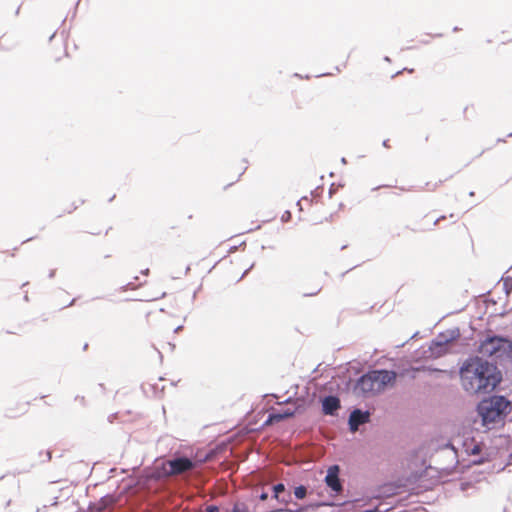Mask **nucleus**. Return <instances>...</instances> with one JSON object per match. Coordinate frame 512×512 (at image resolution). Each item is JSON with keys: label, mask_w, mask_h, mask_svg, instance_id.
Segmentation results:
<instances>
[{"label": "nucleus", "mask_w": 512, "mask_h": 512, "mask_svg": "<svg viewBox=\"0 0 512 512\" xmlns=\"http://www.w3.org/2000/svg\"><path fill=\"white\" fill-rule=\"evenodd\" d=\"M76 399H79V401L84 402V397L79 398V396H76Z\"/></svg>", "instance_id": "nucleus-43"}, {"label": "nucleus", "mask_w": 512, "mask_h": 512, "mask_svg": "<svg viewBox=\"0 0 512 512\" xmlns=\"http://www.w3.org/2000/svg\"><path fill=\"white\" fill-rule=\"evenodd\" d=\"M373 373L377 378V390L380 393L384 391L387 386L394 385L397 378V373L393 370L373 369Z\"/></svg>", "instance_id": "nucleus-5"}, {"label": "nucleus", "mask_w": 512, "mask_h": 512, "mask_svg": "<svg viewBox=\"0 0 512 512\" xmlns=\"http://www.w3.org/2000/svg\"><path fill=\"white\" fill-rule=\"evenodd\" d=\"M440 340V335H437V337L431 341V344L429 346L431 356L436 358L445 355L449 351V344L439 343Z\"/></svg>", "instance_id": "nucleus-11"}, {"label": "nucleus", "mask_w": 512, "mask_h": 512, "mask_svg": "<svg viewBox=\"0 0 512 512\" xmlns=\"http://www.w3.org/2000/svg\"><path fill=\"white\" fill-rule=\"evenodd\" d=\"M307 488L304 485H299L294 488V496L297 499H303L306 497Z\"/></svg>", "instance_id": "nucleus-18"}, {"label": "nucleus", "mask_w": 512, "mask_h": 512, "mask_svg": "<svg viewBox=\"0 0 512 512\" xmlns=\"http://www.w3.org/2000/svg\"><path fill=\"white\" fill-rule=\"evenodd\" d=\"M76 399H79V401L84 402V397L79 398V396H76Z\"/></svg>", "instance_id": "nucleus-41"}, {"label": "nucleus", "mask_w": 512, "mask_h": 512, "mask_svg": "<svg viewBox=\"0 0 512 512\" xmlns=\"http://www.w3.org/2000/svg\"><path fill=\"white\" fill-rule=\"evenodd\" d=\"M290 219H291V212H290V211H288V210H286V211L283 213V215H282V217H281V220H282L283 222H288Z\"/></svg>", "instance_id": "nucleus-21"}, {"label": "nucleus", "mask_w": 512, "mask_h": 512, "mask_svg": "<svg viewBox=\"0 0 512 512\" xmlns=\"http://www.w3.org/2000/svg\"><path fill=\"white\" fill-rule=\"evenodd\" d=\"M388 142H389V140H388V139H387V140H384V141H383V143H382V145H383L384 147L388 148V147H389Z\"/></svg>", "instance_id": "nucleus-33"}, {"label": "nucleus", "mask_w": 512, "mask_h": 512, "mask_svg": "<svg viewBox=\"0 0 512 512\" xmlns=\"http://www.w3.org/2000/svg\"><path fill=\"white\" fill-rule=\"evenodd\" d=\"M497 142H505V139L499 138V139H497Z\"/></svg>", "instance_id": "nucleus-44"}, {"label": "nucleus", "mask_w": 512, "mask_h": 512, "mask_svg": "<svg viewBox=\"0 0 512 512\" xmlns=\"http://www.w3.org/2000/svg\"><path fill=\"white\" fill-rule=\"evenodd\" d=\"M206 512H220V509L216 505H209L206 508Z\"/></svg>", "instance_id": "nucleus-23"}, {"label": "nucleus", "mask_w": 512, "mask_h": 512, "mask_svg": "<svg viewBox=\"0 0 512 512\" xmlns=\"http://www.w3.org/2000/svg\"><path fill=\"white\" fill-rule=\"evenodd\" d=\"M511 411V401L506 396L498 394L483 398L476 406L482 426L488 429L503 423Z\"/></svg>", "instance_id": "nucleus-2"}, {"label": "nucleus", "mask_w": 512, "mask_h": 512, "mask_svg": "<svg viewBox=\"0 0 512 512\" xmlns=\"http://www.w3.org/2000/svg\"><path fill=\"white\" fill-rule=\"evenodd\" d=\"M169 473L180 474L194 467V461L187 456H180L168 461Z\"/></svg>", "instance_id": "nucleus-7"}, {"label": "nucleus", "mask_w": 512, "mask_h": 512, "mask_svg": "<svg viewBox=\"0 0 512 512\" xmlns=\"http://www.w3.org/2000/svg\"><path fill=\"white\" fill-rule=\"evenodd\" d=\"M273 498H275L278 502L284 503L287 505L291 502L292 497L290 492L286 493V488L283 483H277L272 487Z\"/></svg>", "instance_id": "nucleus-10"}, {"label": "nucleus", "mask_w": 512, "mask_h": 512, "mask_svg": "<svg viewBox=\"0 0 512 512\" xmlns=\"http://www.w3.org/2000/svg\"><path fill=\"white\" fill-rule=\"evenodd\" d=\"M440 339L443 338V340H440L439 343H452L453 341L457 340L460 337V329L458 327L448 329L444 332L439 333Z\"/></svg>", "instance_id": "nucleus-14"}, {"label": "nucleus", "mask_w": 512, "mask_h": 512, "mask_svg": "<svg viewBox=\"0 0 512 512\" xmlns=\"http://www.w3.org/2000/svg\"><path fill=\"white\" fill-rule=\"evenodd\" d=\"M442 182H443L442 180H439V182H438V183H435V184L433 185V189L437 188V187H438V185H440Z\"/></svg>", "instance_id": "nucleus-35"}, {"label": "nucleus", "mask_w": 512, "mask_h": 512, "mask_svg": "<svg viewBox=\"0 0 512 512\" xmlns=\"http://www.w3.org/2000/svg\"><path fill=\"white\" fill-rule=\"evenodd\" d=\"M55 273H56V271H55V270H51V271L49 272V274H48V277H49V278H53V277L55 276Z\"/></svg>", "instance_id": "nucleus-30"}, {"label": "nucleus", "mask_w": 512, "mask_h": 512, "mask_svg": "<svg viewBox=\"0 0 512 512\" xmlns=\"http://www.w3.org/2000/svg\"><path fill=\"white\" fill-rule=\"evenodd\" d=\"M444 218H445V217H444V216H442V217H440V218L436 219V220H435V222H434V225H436V224H437L441 219H444Z\"/></svg>", "instance_id": "nucleus-36"}, {"label": "nucleus", "mask_w": 512, "mask_h": 512, "mask_svg": "<svg viewBox=\"0 0 512 512\" xmlns=\"http://www.w3.org/2000/svg\"><path fill=\"white\" fill-rule=\"evenodd\" d=\"M420 42H421L422 44H428V43H429V41H428L427 39H423V40H421Z\"/></svg>", "instance_id": "nucleus-38"}, {"label": "nucleus", "mask_w": 512, "mask_h": 512, "mask_svg": "<svg viewBox=\"0 0 512 512\" xmlns=\"http://www.w3.org/2000/svg\"><path fill=\"white\" fill-rule=\"evenodd\" d=\"M320 291H321V288H317L315 291L303 293V296L304 297H312V296L317 295Z\"/></svg>", "instance_id": "nucleus-24"}, {"label": "nucleus", "mask_w": 512, "mask_h": 512, "mask_svg": "<svg viewBox=\"0 0 512 512\" xmlns=\"http://www.w3.org/2000/svg\"><path fill=\"white\" fill-rule=\"evenodd\" d=\"M24 300H25L26 302H28V301H29V297H28V295H27V294L24 296Z\"/></svg>", "instance_id": "nucleus-40"}, {"label": "nucleus", "mask_w": 512, "mask_h": 512, "mask_svg": "<svg viewBox=\"0 0 512 512\" xmlns=\"http://www.w3.org/2000/svg\"><path fill=\"white\" fill-rule=\"evenodd\" d=\"M183 326L182 325H179L177 326L175 329H174V332L175 333H178L180 330H182Z\"/></svg>", "instance_id": "nucleus-31"}, {"label": "nucleus", "mask_w": 512, "mask_h": 512, "mask_svg": "<svg viewBox=\"0 0 512 512\" xmlns=\"http://www.w3.org/2000/svg\"><path fill=\"white\" fill-rule=\"evenodd\" d=\"M404 70H407L408 72H413V69H407V68H405Z\"/></svg>", "instance_id": "nucleus-48"}, {"label": "nucleus", "mask_w": 512, "mask_h": 512, "mask_svg": "<svg viewBox=\"0 0 512 512\" xmlns=\"http://www.w3.org/2000/svg\"><path fill=\"white\" fill-rule=\"evenodd\" d=\"M353 393L357 397L368 398L378 394L377 378L373 373V369L362 374L353 385Z\"/></svg>", "instance_id": "nucleus-4"}, {"label": "nucleus", "mask_w": 512, "mask_h": 512, "mask_svg": "<svg viewBox=\"0 0 512 512\" xmlns=\"http://www.w3.org/2000/svg\"><path fill=\"white\" fill-rule=\"evenodd\" d=\"M469 196H474V192H473V191H471V192L469 193Z\"/></svg>", "instance_id": "nucleus-49"}, {"label": "nucleus", "mask_w": 512, "mask_h": 512, "mask_svg": "<svg viewBox=\"0 0 512 512\" xmlns=\"http://www.w3.org/2000/svg\"><path fill=\"white\" fill-rule=\"evenodd\" d=\"M458 30H459V28H458L457 26L453 28V31H454V32H456V31H458Z\"/></svg>", "instance_id": "nucleus-46"}, {"label": "nucleus", "mask_w": 512, "mask_h": 512, "mask_svg": "<svg viewBox=\"0 0 512 512\" xmlns=\"http://www.w3.org/2000/svg\"><path fill=\"white\" fill-rule=\"evenodd\" d=\"M508 137H512V132L508 134Z\"/></svg>", "instance_id": "nucleus-50"}, {"label": "nucleus", "mask_w": 512, "mask_h": 512, "mask_svg": "<svg viewBox=\"0 0 512 512\" xmlns=\"http://www.w3.org/2000/svg\"><path fill=\"white\" fill-rule=\"evenodd\" d=\"M296 410L290 408L283 409L281 411L271 412L268 415L267 422L277 423L286 419L292 418L295 415Z\"/></svg>", "instance_id": "nucleus-12"}, {"label": "nucleus", "mask_w": 512, "mask_h": 512, "mask_svg": "<svg viewBox=\"0 0 512 512\" xmlns=\"http://www.w3.org/2000/svg\"><path fill=\"white\" fill-rule=\"evenodd\" d=\"M428 371L430 373H444L445 371L444 370H441V369H438V368H433V367H425V366H422V367H415V368H412V372L415 373L417 371ZM415 374H412L411 375V378H415Z\"/></svg>", "instance_id": "nucleus-16"}, {"label": "nucleus", "mask_w": 512, "mask_h": 512, "mask_svg": "<svg viewBox=\"0 0 512 512\" xmlns=\"http://www.w3.org/2000/svg\"><path fill=\"white\" fill-rule=\"evenodd\" d=\"M75 301H76V298H73L66 307L74 305Z\"/></svg>", "instance_id": "nucleus-34"}, {"label": "nucleus", "mask_w": 512, "mask_h": 512, "mask_svg": "<svg viewBox=\"0 0 512 512\" xmlns=\"http://www.w3.org/2000/svg\"><path fill=\"white\" fill-rule=\"evenodd\" d=\"M401 485L396 483H387L381 486L378 490V494L376 498H389L399 494V489Z\"/></svg>", "instance_id": "nucleus-13"}, {"label": "nucleus", "mask_w": 512, "mask_h": 512, "mask_svg": "<svg viewBox=\"0 0 512 512\" xmlns=\"http://www.w3.org/2000/svg\"><path fill=\"white\" fill-rule=\"evenodd\" d=\"M268 497H269V495H268V493H267V492H265V491H262V492L260 493V495H259V499H260V500H262V501L267 500V499H268Z\"/></svg>", "instance_id": "nucleus-25"}, {"label": "nucleus", "mask_w": 512, "mask_h": 512, "mask_svg": "<svg viewBox=\"0 0 512 512\" xmlns=\"http://www.w3.org/2000/svg\"><path fill=\"white\" fill-rule=\"evenodd\" d=\"M334 191H335V190H334V184H332V185L330 186V189H329V192H328V193H329V197H330V198L332 197V195H333Z\"/></svg>", "instance_id": "nucleus-28"}, {"label": "nucleus", "mask_w": 512, "mask_h": 512, "mask_svg": "<svg viewBox=\"0 0 512 512\" xmlns=\"http://www.w3.org/2000/svg\"><path fill=\"white\" fill-rule=\"evenodd\" d=\"M302 201H309L308 197H302L300 200L297 201V206H299V209L302 210L301 202Z\"/></svg>", "instance_id": "nucleus-26"}, {"label": "nucleus", "mask_w": 512, "mask_h": 512, "mask_svg": "<svg viewBox=\"0 0 512 512\" xmlns=\"http://www.w3.org/2000/svg\"><path fill=\"white\" fill-rule=\"evenodd\" d=\"M340 467L338 465H332L328 468L324 482L327 487L332 491L339 493L343 490V485L339 477Z\"/></svg>", "instance_id": "nucleus-8"}, {"label": "nucleus", "mask_w": 512, "mask_h": 512, "mask_svg": "<svg viewBox=\"0 0 512 512\" xmlns=\"http://www.w3.org/2000/svg\"><path fill=\"white\" fill-rule=\"evenodd\" d=\"M434 37H442V34H435Z\"/></svg>", "instance_id": "nucleus-47"}, {"label": "nucleus", "mask_w": 512, "mask_h": 512, "mask_svg": "<svg viewBox=\"0 0 512 512\" xmlns=\"http://www.w3.org/2000/svg\"><path fill=\"white\" fill-rule=\"evenodd\" d=\"M459 373L463 389L470 394L490 393L503 379L497 364L480 356L467 358Z\"/></svg>", "instance_id": "nucleus-1"}, {"label": "nucleus", "mask_w": 512, "mask_h": 512, "mask_svg": "<svg viewBox=\"0 0 512 512\" xmlns=\"http://www.w3.org/2000/svg\"><path fill=\"white\" fill-rule=\"evenodd\" d=\"M370 421V413L362 409H353L348 417V426L351 432H356L359 427Z\"/></svg>", "instance_id": "nucleus-6"}, {"label": "nucleus", "mask_w": 512, "mask_h": 512, "mask_svg": "<svg viewBox=\"0 0 512 512\" xmlns=\"http://www.w3.org/2000/svg\"><path fill=\"white\" fill-rule=\"evenodd\" d=\"M384 60L389 62L390 61V58L388 56L384 57Z\"/></svg>", "instance_id": "nucleus-45"}, {"label": "nucleus", "mask_w": 512, "mask_h": 512, "mask_svg": "<svg viewBox=\"0 0 512 512\" xmlns=\"http://www.w3.org/2000/svg\"><path fill=\"white\" fill-rule=\"evenodd\" d=\"M341 408L340 398L337 395H326L321 399V410L324 415L336 416Z\"/></svg>", "instance_id": "nucleus-9"}, {"label": "nucleus", "mask_w": 512, "mask_h": 512, "mask_svg": "<svg viewBox=\"0 0 512 512\" xmlns=\"http://www.w3.org/2000/svg\"><path fill=\"white\" fill-rule=\"evenodd\" d=\"M252 268H253V264H252L248 269H246V270L243 272L242 276L240 277V280H241V279H243V278L248 274V272H249Z\"/></svg>", "instance_id": "nucleus-27"}, {"label": "nucleus", "mask_w": 512, "mask_h": 512, "mask_svg": "<svg viewBox=\"0 0 512 512\" xmlns=\"http://www.w3.org/2000/svg\"><path fill=\"white\" fill-rule=\"evenodd\" d=\"M480 452V449L477 446H474L472 449V454H478Z\"/></svg>", "instance_id": "nucleus-29"}, {"label": "nucleus", "mask_w": 512, "mask_h": 512, "mask_svg": "<svg viewBox=\"0 0 512 512\" xmlns=\"http://www.w3.org/2000/svg\"><path fill=\"white\" fill-rule=\"evenodd\" d=\"M478 352L485 357L512 360V340L502 335H487L480 341Z\"/></svg>", "instance_id": "nucleus-3"}, {"label": "nucleus", "mask_w": 512, "mask_h": 512, "mask_svg": "<svg viewBox=\"0 0 512 512\" xmlns=\"http://www.w3.org/2000/svg\"><path fill=\"white\" fill-rule=\"evenodd\" d=\"M503 288L507 295L510 294L512 291V277H507L504 279Z\"/></svg>", "instance_id": "nucleus-19"}, {"label": "nucleus", "mask_w": 512, "mask_h": 512, "mask_svg": "<svg viewBox=\"0 0 512 512\" xmlns=\"http://www.w3.org/2000/svg\"><path fill=\"white\" fill-rule=\"evenodd\" d=\"M190 271V266L188 265L185 269V275L188 274V272Z\"/></svg>", "instance_id": "nucleus-39"}, {"label": "nucleus", "mask_w": 512, "mask_h": 512, "mask_svg": "<svg viewBox=\"0 0 512 512\" xmlns=\"http://www.w3.org/2000/svg\"><path fill=\"white\" fill-rule=\"evenodd\" d=\"M42 455H45V458H43V459L41 460V462H48V461H50V460H51V458H52V453H51V451H49V450H48V451H45V452H42V451H41V452L39 453V456H40V457H42Z\"/></svg>", "instance_id": "nucleus-20"}, {"label": "nucleus", "mask_w": 512, "mask_h": 512, "mask_svg": "<svg viewBox=\"0 0 512 512\" xmlns=\"http://www.w3.org/2000/svg\"><path fill=\"white\" fill-rule=\"evenodd\" d=\"M341 163H342V164H346V163H347V160H346V158H345V157H342V158H341Z\"/></svg>", "instance_id": "nucleus-37"}, {"label": "nucleus", "mask_w": 512, "mask_h": 512, "mask_svg": "<svg viewBox=\"0 0 512 512\" xmlns=\"http://www.w3.org/2000/svg\"><path fill=\"white\" fill-rule=\"evenodd\" d=\"M323 505H326V504L325 503H316V504L303 505V506L298 507L295 510H291L288 508H279V509L272 510L270 512H306L310 509H315V508H318Z\"/></svg>", "instance_id": "nucleus-15"}, {"label": "nucleus", "mask_w": 512, "mask_h": 512, "mask_svg": "<svg viewBox=\"0 0 512 512\" xmlns=\"http://www.w3.org/2000/svg\"><path fill=\"white\" fill-rule=\"evenodd\" d=\"M141 274H142V275H148V274H149V269H148V268H146V269L142 270V271H141Z\"/></svg>", "instance_id": "nucleus-32"}, {"label": "nucleus", "mask_w": 512, "mask_h": 512, "mask_svg": "<svg viewBox=\"0 0 512 512\" xmlns=\"http://www.w3.org/2000/svg\"><path fill=\"white\" fill-rule=\"evenodd\" d=\"M114 502V499L109 496V495H106L104 497H102L100 499V502H99V509L102 511V510H105L107 507H109L110 505H112Z\"/></svg>", "instance_id": "nucleus-17"}, {"label": "nucleus", "mask_w": 512, "mask_h": 512, "mask_svg": "<svg viewBox=\"0 0 512 512\" xmlns=\"http://www.w3.org/2000/svg\"><path fill=\"white\" fill-rule=\"evenodd\" d=\"M76 399H79V401L84 402V397L79 398V396H76Z\"/></svg>", "instance_id": "nucleus-42"}, {"label": "nucleus", "mask_w": 512, "mask_h": 512, "mask_svg": "<svg viewBox=\"0 0 512 512\" xmlns=\"http://www.w3.org/2000/svg\"><path fill=\"white\" fill-rule=\"evenodd\" d=\"M120 289L122 291H127L129 289H136V286H134L132 282H129V283L123 285Z\"/></svg>", "instance_id": "nucleus-22"}]
</instances>
